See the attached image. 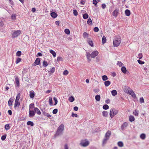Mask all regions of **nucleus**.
Segmentation results:
<instances>
[{"label":"nucleus","instance_id":"11","mask_svg":"<svg viewBox=\"0 0 149 149\" xmlns=\"http://www.w3.org/2000/svg\"><path fill=\"white\" fill-rule=\"evenodd\" d=\"M130 88L129 87L125 86L124 87V91L126 93L128 94L129 93V92L130 91Z\"/></svg>","mask_w":149,"mask_h":149},{"label":"nucleus","instance_id":"51","mask_svg":"<svg viewBox=\"0 0 149 149\" xmlns=\"http://www.w3.org/2000/svg\"><path fill=\"white\" fill-rule=\"evenodd\" d=\"M21 53L22 52L20 51H18L16 53V55L17 56H21Z\"/></svg>","mask_w":149,"mask_h":149},{"label":"nucleus","instance_id":"7","mask_svg":"<svg viewBox=\"0 0 149 149\" xmlns=\"http://www.w3.org/2000/svg\"><path fill=\"white\" fill-rule=\"evenodd\" d=\"M89 142L88 141H86L84 142H82L80 143L81 146L83 147H86L88 146L89 144Z\"/></svg>","mask_w":149,"mask_h":149},{"label":"nucleus","instance_id":"31","mask_svg":"<svg viewBox=\"0 0 149 149\" xmlns=\"http://www.w3.org/2000/svg\"><path fill=\"white\" fill-rule=\"evenodd\" d=\"M135 120L134 117L132 116H130L129 117V120L130 122H132Z\"/></svg>","mask_w":149,"mask_h":149},{"label":"nucleus","instance_id":"32","mask_svg":"<svg viewBox=\"0 0 149 149\" xmlns=\"http://www.w3.org/2000/svg\"><path fill=\"white\" fill-rule=\"evenodd\" d=\"M87 24H89L90 25H92V20L90 18H89V19H88V20L87 22Z\"/></svg>","mask_w":149,"mask_h":149},{"label":"nucleus","instance_id":"33","mask_svg":"<svg viewBox=\"0 0 149 149\" xmlns=\"http://www.w3.org/2000/svg\"><path fill=\"white\" fill-rule=\"evenodd\" d=\"M118 146L120 147H122L123 146V143L121 141H119L118 143Z\"/></svg>","mask_w":149,"mask_h":149},{"label":"nucleus","instance_id":"20","mask_svg":"<svg viewBox=\"0 0 149 149\" xmlns=\"http://www.w3.org/2000/svg\"><path fill=\"white\" fill-rule=\"evenodd\" d=\"M51 16L54 18H56L57 16V14L54 12H53L51 13Z\"/></svg>","mask_w":149,"mask_h":149},{"label":"nucleus","instance_id":"53","mask_svg":"<svg viewBox=\"0 0 149 149\" xmlns=\"http://www.w3.org/2000/svg\"><path fill=\"white\" fill-rule=\"evenodd\" d=\"M6 134H5V135L2 136L1 137V140L3 141L4 140L6 139Z\"/></svg>","mask_w":149,"mask_h":149},{"label":"nucleus","instance_id":"59","mask_svg":"<svg viewBox=\"0 0 149 149\" xmlns=\"http://www.w3.org/2000/svg\"><path fill=\"white\" fill-rule=\"evenodd\" d=\"M140 103H142L144 102V100L143 97L140 98Z\"/></svg>","mask_w":149,"mask_h":149},{"label":"nucleus","instance_id":"14","mask_svg":"<svg viewBox=\"0 0 149 149\" xmlns=\"http://www.w3.org/2000/svg\"><path fill=\"white\" fill-rule=\"evenodd\" d=\"M29 93V96L31 98H33L35 96L34 92L33 91H30Z\"/></svg>","mask_w":149,"mask_h":149},{"label":"nucleus","instance_id":"39","mask_svg":"<svg viewBox=\"0 0 149 149\" xmlns=\"http://www.w3.org/2000/svg\"><path fill=\"white\" fill-rule=\"evenodd\" d=\"M102 79L103 81H105L107 80L108 78L107 76L104 75L102 76Z\"/></svg>","mask_w":149,"mask_h":149},{"label":"nucleus","instance_id":"12","mask_svg":"<svg viewBox=\"0 0 149 149\" xmlns=\"http://www.w3.org/2000/svg\"><path fill=\"white\" fill-rule=\"evenodd\" d=\"M128 126V124L126 122L124 123L122 125L121 127V129L122 130H124Z\"/></svg>","mask_w":149,"mask_h":149},{"label":"nucleus","instance_id":"56","mask_svg":"<svg viewBox=\"0 0 149 149\" xmlns=\"http://www.w3.org/2000/svg\"><path fill=\"white\" fill-rule=\"evenodd\" d=\"M138 63L140 64H143L144 63V62L143 61H142L140 60H138L137 61Z\"/></svg>","mask_w":149,"mask_h":149},{"label":"nucleus","instance_id":"28","mask_svg":"<svg viewBox=\"0 0 149 149\" xmlns=\"http://www.w3.org/2000/svg\"><path fill=\"white\" fill-rule=\"evenodd\" d=\"M146 137V136L145 134H141L140 136V138L144 140L145 139Z\"/></svg>","mask_w":149,"mask_h":149},{"label":"nucleus","instance_id":"23","mask_svg":"<svg viewBox=\"0 0 149 149\" xmlns=\"http://www.w3.org/2000/svg\"><path fill=\"white\" fill-rule=\"evenodd\" d=\"M121 71L123 73L125 74L127 72V70L126 68L124 66H123L121 68Z\"/></svg>","mask_w":149,"mask_h":149},{"label":"nucleus","instance_id":"15","mask_svg":"<svg viewBox=\"0 0 149 149\" xmlns=\"http://www.w3.org/2000/svg\"><path fill=\"white\" fill-rule=\"evenodd\" d=\"M111 135V132L109 130L106 133L105 137L109 139V137Z\"/></svg>","mask_w":149,"mask_h":149},{"label":"nucleus","instance_id":"48","mask_svg":"<svg viewBox=\"0 0 149 149\" xmlns=\"http://www.w3.org/2000/svg\"><path fill=\"white\" fill-rule=\"evenodd\" d=\"M117 64L120 67H121L123 65V64L120 61H118Z\"/></svg>","mask_w":149,"mask_h":149},{"label":"nucleus","instance_id":"40","mask_svg":"<svg viewBox=\"0 0 149 149\" xmlns=\"http://www.w3.org/2000/svg\"><path fill=\"white\" fill-rule=\"evenodd\" d=\"M49 105L51 106L53 105V101L52 97H49Z\"/></svg>","mask_w":149,"mask_h":149},{"label":"nucleus","instance_id":"43","mask_svg":"<svg viewBox=\"0 0 149 149\" xmlns=\"http://www.w3.org/2000/svg\"><path fill=\"white\" fill-rule=\"evenodd\" d=\"M108 112L106 111H104L103 112V115L105 117H107L108 115Z\"/></svg>","mask_w":149,"mask_h":149},{"label":"nucleus","instance_id":"21","mask_svg":"<svg viewBox=\"0 0 149 149\" xmlns=\"http://www.w3.org/2000/svg\"><path fill=\"white\" fill-rule=\"evenodd\" d=\"M83 36L84 38H87V39H88V38H88V34L86 32H84L83 33Z\"/></svg>","mask_w":149,"mask_h":149},{"label":"nucleus","instance_id":"29","mask_svg":"<svg viewBox=\"0 0 149 149\" xmlns=\"http://www.w3.org/2000/svg\"><path fill=\"white\" fill-rule=\"evenodd\" d=\"M106 37L104 36H103L102 38V43L103 44H104L106 42Z\"/></svg>","mask_w":149,"mask_h":149},{"label":"nucleus","instance_id":"30","mask_svg":"<svg viewBox=\"0 0 149 149\" xmlns=\"http://www.w3.org/2000/svg\"><path fill=\"white\" fill-rule=\"evenodd\" d=\"M109 139V138L107 137H105L103 141V145L105 144L107 141Z\"/></svg>","mask_w":149,"mask_h":149},{"label":"nucleus","instance_id":"24","mask_svg":"<svg viewBox=\"0 0 149 149\" xmlns=\"http://www.w3.org/2000/svg\"><path fill=\"white\" fill-rule=\"evenodd\" d=\"M111 84V82L109 81H106L104 82L105 86L106 87L109 86Z\"/></svg>","mask_w":149,"mask_h":149},{"label":"nucleus","instance_id":"47","mask_svg":"<svg viewBox=\"0 0 149 149\" xmlns=\"http://www.w3.org/2000/svg\"><path fill=\"white\" fill-rule=\"evenodd\" d=\"M53 99L55 101V103L54 104V105H55L57 104L58 102V101L56 98L55 97H54Z\"/></svg>","mask_w":149,"mask_h":149},{"label":"nucleus","instance_id":"55","mask_svg":"<svg viewBox=\"0 0 149 149\" xmlns=\"http://www.w3.org/2000/svg\"><path fill=\"white\" fill-rule=\"evenodd\" d=\"M68 73V72L67 70H65L63 72V74L65 75H67Z\"/></svg>","mask_w":149,"mask_h":149},{"label":"nucleus","instance_id":"41","mask_svg":"<svg viewBox=\"0 0 149 149\" xmlns=\"http://www.w3.org/2000/svg\"><path fill=\"white\" fill-rule=\"evenodd\" d=\"M139 113V111L135 110L133 112V114L135 116H138Z\"/></svg>","mask_w":149,"mask_h":149},{"label":"nucleus","instance_id":"63","mask_svg":"<svg viewBox=\"0 0 149 149\" xmlns=\"http://www.w3.org/2000/svg\"><path fill=\"white\" fill-rule=\"evenodd\" d=\"M72 116L73 117H77V115L76 113H72Z\"/></svg>","mask_w":149,"mask_h":149},{"label":"nucleus","instance_id":"22","mask_svg":"<svg viewBox=\"0 0 149 149\" xmlns=\"http://www.w3.org/2000/svg\"><path fill=\"white\" fill-rule=\"evenodd\" d=\"M114 111L113 110V109H111L110 111V117L112 118H113L114 116H113V115L114 114Z\"/></svg>","mask_w":149,"mask_h":149},{"label":"nucleus","instance_id":"34","mask_svg":"<svg viewBox=\"0 0 149 149\" xmlns=\"http://www.w3.org/2000/svg\"><path fill=\"white\" fill-rule=\"evenodd\" d=\"M74 98L72 96L70 97L68 99L69 101L70 102H72L74 100Z\"/></svg>","mask_w":149,"mask_h":149},{"label":"nucleus","instance_id":"13","mask_svg":"<svg viewBox=\"0 0 149 149\" xmlns=\"http://www.w3.org/2000/svg\"><path fill=\"white\" fill-rule=\"evenodd\" d=\"M118 9L115 10L113 13V16L114 17H116L118 15Z\"/></svg>","mask_w":149,"mask_h":149},{"label":"nucleus","instance_id":"35","mask_svg":"<svg viewBox=\"0 0 149 149\" xmlns=\"http://www.w3.org/2000/svg\"><path fill=\"white\" fill-rule=\"evenodd\" d=\"M113 110L114 113V114L113 115V116H114L118 113V111L115 109H113Z\"/></svg>","mask_w":149,"mask_h":149},{"label":"nucleus","instance_id":"1","mask_svg":"<svg viewBox=\"0 0 149 149\" xmlns=\"http://www.w3.org/2000/svg\"><path fill=\"white\" fill-rule=\"evenodd\" d=\"M121 40L120 36L116 37L113 40V44L114 47L118 46L121 42Z\"/></svg>","mask_w":149,"mask_h":149},{"label":"nucleus","instance_id":"17","mask_svg":"<svg viewBox=\"0 0 149 149\" xmlns=\"http://www.w3.org/2000/svg\"><path fill=\"white\" fill-rule=\"evenodd\" d=\"M17 15L15 14H13L11 15V19L12 21H15L16 19V17Z\"/></svg>","mask_w":149,"mask_h":149},{"label":"nucleus","instance_id":"8","mask_svg":"<svg viewBox=\"0 0 149 149\" xmlns=\"http://www.w3.org/2000/svg\"><path fill=\"white\" fill-rule=\"evenodd\" d=\"M35 113L33 110H30L29 116V117H33L34 116Z\"/></svg>","mask_w":149,"mask_h":149},{"label":"nucleus","instance_id":"5","mask_svg":"<svg viewBox=\"0 0 149 149\" xmlns=\"http://www.w3.org/2000/svg\"><path fill=\"white\" fill-rule=\"evenodd\" d=\"M98 54V52L97 51H95L92 53L91 57L92 58H94Z\"/></svg>","mask_w":149,"mask_h":149},{"label":"nucleus","instance_id":"49","mask_svg":"<svg viewBox=\"0 0 149 149\" xmlns=\"http://www.w3.org/2000/svg\"><path fill=\"white\" fill-rule=\"evenodd\" d=\"M6 130H8L9 129V124H8L5 125V127Z\"/></svg>","mask_w":149,"mask_h":149},{"label":"nucleus","instance_id":"6","mask_svg":"<svg viewBox=\"0 0 149 149\" xmlns=\"http://www.w3.org/2000/svg\"><path fill=\"white\" fill-rule=\"evenodd\" d=\"M15 84L17 85V86L19 87V79L17 76H15Z\"/></svg>","mask_w":149,"mask_h":149},{"label":"nucleus","instance_id":"3","mask_svg":"<svg viewBox=\"0 0 149 149\" xmlns=\"http://www.w3.org/2000/svg\"><path fill=\"white\" fill-rule=\"evenodd\" d=\"M21 33V31L20 30L14 31L12 33H11L12 38H16L19 36Z\"/></svg>","mask_w":149,"mask_h":149},{"label":"nucleus","instance_id":"42","mask_svg":"<svg viewBox=\"0 0 149 149\" xmlns=\"http://www.w3.org/2000/svg\"><path fill=\"white\" fill-rule=\"evenodd\" d=\"M109 108V106L107 104H105L103 106V108L104 109L107 110Z\"/></svg>","mask_w":149,"mask_h":149},{"label":"nucleus","instance_id":"9","mask_svg":"<svg viewBox=\"0 0 149 149\" xmlns=\"http://www.w3.org/2000/svg\"><path fill=\"white\" fill-rule=\"evenodd\" d=\"M128 94H129L130 95L134 98H135L136 97V96L135 93L131 89H130L129 93Z\"/></svg>","mask_w":149,"mask_h":149},{"label":"nucleus","instance_id":"18","mask_svg":"<svg viewBox=\"0 0 149 149\" xmlns=\"http://www.w3.org/2000/svg\"><path fill=\"white\" fill-rule=\"evenodd\" d=\"M20 104V102L19 101H15L14 104V107L16 108L17 107H18L19 106Z\"/></svg>","mask_w":149,"mask_h":149},{"label":"nucleus","instance_id":"10","mask_svg":"<svg viewBox=\"0 0 149 149\" xmlns=\"http://www.w3.org/2000/svg\"><path fill=\"white\" fill-rule=\"evenodd\" d=\"M87 41L90 45L91 47L93 46V41L91 40L90 38H88V39H87Z\"/></svg>","mask_w":149,"mask_h":149},{"label":"nucleus","instance_id":"36","mask_svg":"<svg viewBox=\"0 0 149 149\" xmlns=\"http://www.w3.org/2000/svg\"><path fill=\"white\" fill-rule=\"evenodd\" d=\"M64 32L65 33L69 35L70 34V31L68 29H65L64 30Z\"/></svg>","mask_w":149,"mask_h":149},{"label":"nucleus","instance_id":"16","mask_svg":"<svg viewBox=\"0 0 149 149\" xmlns=\"http://www.w3.org/2000/svg\"><path fill=\"white\" fill-rule=\"evenodd\" d=\"M34 110L35 112H36L38 115L41 114V112L38 108H34Z\"/></svg>","mask_w":149,"mask_h":149},{"label":"nucleus","instance_id":"45","mask_svg":"<svg viewBox=\"0 0 149 149\" xmlns=\"http://www.w3.org/2000/svg\"><path fill=\"white\" fill-rule=\"evenodd\" d=\"M63 60V58L60 56H58L57 58V61L58 62L59 61H62Z\"/></svg>","mask_w":149,"mask_h":149},{"label":"nucleus","instance_id":"19","mask_svg":"<svg viewBox=\"0 0 149 149\" xmlns=\"http://www.w3.org/2000/svg\"><path fill=\"white\" fill-rule=\"evenodd\" d=\"M125 13L127 16H129L131 14L130 11L128 9H126L125 11Z\"/></svg>","mask_w":149,"mask_h":149},{"label":"nucleus","instance_id":"46","mask_svg":"<svg viewBox=\"0 0 149 149\" xmlns=\"http://www.w3.org/2000/svg\"><path fill=\"white\" fill-rule=\"evenodd\" d=\"M73 14L75 16H77L78 14V12L76 10H73Z\"/></svg>","mask_w":149,"mask_h":149},{"label":"nucleus","instance_id":"25","mask_svg":"<svg viewBox=\"0 0 149 149\" xmlns=\"http://www.w3.org/2000/svg\"><path fill=\"white\" fill-rule=\"evenodd\" d=\"M50 52L53 55L54 57H56V53L54 51L52 50H50Z\"/></svg>","mask_w":149,"mask_h":149},{"label":"nucleus","instance_id":"2","mask_svg":"<svg viewBox=\"0 0 149 149\" xmlns=\"http://www.w3.org/2000/svg\"><path fill=\"white\" fill-rule=\"evenodd\" d=\"M64 130V125L63 124L61 125L58 127L56 132V135H59L62 134Z\"/></svg>","mask_w":149,"mask_h":149},{"label":"nucleus","instance_id":"44","mask_svg":"<svg viewBox=\"0 0 149 149\" xmlns=\"http://www.w3.org/2000/svg\"><path fill=\"white\" fill-rule=\"evenodd\" d=\"M22 60V59L20 58H17L16 59V64L18 63H19Z\"/></svg>","mask_w":149,"mask_h":149},{"label":"nucleus","instance_id":"62","mask_svg":"<svg viewBox=\"0 0 149 149\" xmlns=\"http://www.w3.org/2000/svg\"><path fill=\"white\" fill-rule=\"evenodd\" d=\"M93 3L94 4L95 6H96L97 3V2L96 0H93Z\"/></svg>","mask_w":149,"mask_h":149},{"label":"nucleus","instance_id":"58","mask_svg":"<svg viewBox=\"0 0 149 149\" xmlns=\"http://www.w3.org/2000/svg\"><path fill=\"white\" fill-rule=\"evenodd\" d=\"M58 112V110L57 109H54L53 110L52 113L53 114H56Z\"/></svg>","mask_w":149,"mask_h":149},{"label":"nucleus","instance_id":"37","mask_svg":"<svg viewBox=\"0 0 149 149\" xmlns=\"http://www.w3.org/2000/svg\"><path fill=\"white\" fill-rule=\"evenodd\" d=\"M83 17L84 19H86L88 18V14L87 13H85L83 15Z\"/></svg>","mask_w":149,"mask_h":149},{"label":"nucleus","instance_id":"52","mask_svg":"<svg viewBox=\"0 0 149 149\" xmlns=\"http://www.w3.org/2000/svg\"><path fill=\"white\" fill-rule=\"evenodd\" d=\"M20 95L19 94H18L16 96V100H15V101H19V100L20 98Z\"/></svg>","mask_w":149,"mask_h":149},{"label":"nucleus","instance_id":"64","mask_svg":"<svg viewBox=\"0 0 149 149\" xmlns=\"http://www.w3.org/2000/svg\"><path fill=\"white\" fill-rule=\"evenodd\" d=\"M93 91L95 93H98L99 91V89L98 88L95 89L93 90Z\"/></svg>","mask_w":149,"mask_h":149},{"label":"nucleus","instance_id":"54","mask_svg":"<svg viewBox=\"0 0 149 149\" xmlns=\"http://www.w3.org/2000/svg\"><path fill=\"white\" fill-rule=\"evenodd\" d=\"M99 30V29L97 27H95L93 29V31L95 32H97Z\"/></svg>","mask_w":149,"mask_h":149},{"label":"nucleus","instance_id":"61","mask_svg":"<svg viewBox=\"0 0 149 149\" xmlns=\"http://www.w3.org/2000/svg\"><path fill=\"white\" fill-rule=\"evenodd\" d=\"M55 70V68L54 67H53V68H52V69H51L50 72L52 73H53L54 72Z\"/></svg>","mask_w":149,"mask_h":149},{"label":"nucleus","instance_id":"4","mask_svg":"<svg viewBox=\"0 0 149 149\" xmlns=\"http://www.w3.org/2000/svg\"><path fill=\"white\" fill-rule=\"evenodd\" d=\"M40 59L39 58H37L34 63L32 65L33 66H36V65H38L40 64Z\"/></svg>","mask_w":149,"mask_h":149},{"label":"nucleus","instance_id":"60","mask_svg":"<svg viewBox=\"0 0 149 149\" xmlns=\"http://www.w3.org/2000/svg\"><path fill=\"white\" fill-rule=\"evenodd\" d=\"M34 108V104L33 103L29 105V109H30L31 108Z\"/></svg>","mask_w":149,"mask_h":149},{"label":"nucleus","instance_id":"38","mask_svg":"<svg viewBox=\"0 0 149 149\" xmlns=\"http://www.w3.org/2000/svg\"><path fill=\"white\" fill-rule=\"evenodd\" d=\"M27 124L28 125H31V126H33L34 125L33 123L31 121H28L27 122Z\"/></svg>","mask_w":149,"mask_h":149},{"label":"nucleus","instance_id":"26","mask_svg":"<svg viewBox=\"0 0 149 149\" xmlns=\"http://www.w3.org/2000/svg\"><path fill=\"white\" fill-rule=\"evenodd\" d=\"M100 96L99 95H97L95 96V100L97 101H100Z\"/></svg>","mask_w":149,"mask_h":149},{"label":"nucleus","instance_id":"27","mask_svg":"<svg viewBox=\"0 0 149 149\" xmlns=\"http://www.w3.org/2000/svg\"><path fill=\"white\" fill-rule=\"evenodd\" d=\"M111 94L113 96H115L117 94V92L116 90H114L111 91Z\"/></svg>","mask_w":149,"mask_h":149},{"label":"nucleus","instance_id":"57","mask_svg":"<svg viewBox=\"0 0 149 149\" xmlns=\"http://www.w3.org/2000/svg\"><path fill=\"white\" fill-rule=\"evenodd\" d=\"M138 58L139 59H141L143 57V55L141 53H139V54H138Z\"/></svg>","mask_w":149,"mask_h":149},{"label":"nucleus","instance_id":"50","mask_svg":"<svg viewBox=\"0 0 149 149\" xmlns=\"http://www.w3.org/2000/svg\"><path fill=\"white\" fill-rule=\"evenodd\" d=\"M47 65H48V64H47V62L45 61H43V66L46 67L47 66Z\"/></svg>","mask_w":149,"mask_h":149}]
</instances>
